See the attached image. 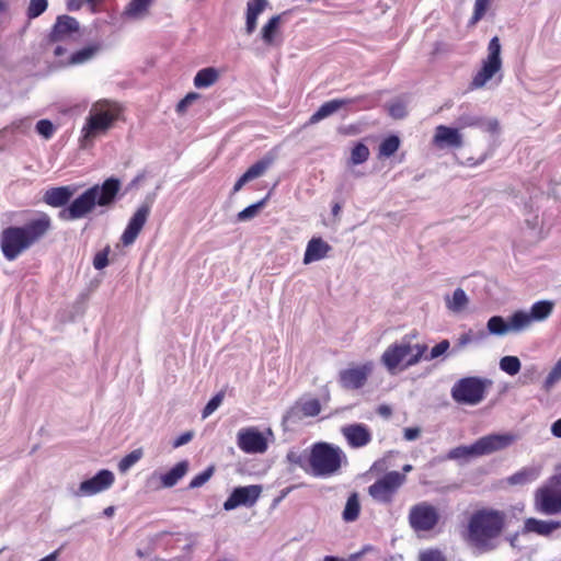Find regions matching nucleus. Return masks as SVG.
<instances>
[{
	"instance_id": "bb28decb",
	"label": "nucleus",
	"mask_w": 561,
	"mask_h": 561,
	"mask_svg": "<svg viewBox=\"0 0 561 561\" xmlns=\"http://www.w3.org/2000/svg\"><path fill=\"white\" fill-rule=\"evenodd\" d=\"M190 462L181 460L169 471L160 474L161 486L169 489L174 486L188 471Z\"/></svg>"
},
{
	"instance_id": "e433bc0d",
	"label": "nucleus",
	"mask_w": 561,
	"mask_h": 561,
	"mask_svg": "<svg viewBox=\"0 0 561 561\" xmlns=\"http://www.w3.org/2000/svg\"><path fill=\"white\" fill-rule=\"evenodd\" d=\"M448 459L450 460H458V459H468L472 457H480L478 453L477 443L470 445V446H458L449 450L447 455Z\"/></svg>"
},
{
	"instance_id": "680f3d73",
	"label": "nucleus",
	"mask_w": 561,
	"mask_h": 561,
	"mask_svg": "<svg viewBox=\"0 0 561 561\" xmlns=\"http://www.w3.org/2000/svg\"><path fill=\"white\" fill-rule=\"evenodd\" d=\"M389 114L397 119L403 118L407 115V108L403 103L394 102L389 106Z\"/></svg>"
},
{
	"instance_id": "dca6fc26",
	"label": "nucleus",
	"mask_w": 561,
	"mask_h": 561,
	"mask_svg": "<svg viewBox=\"0 0 561 561\" xmlns=\"http://www.w3.org/2000/svg\"><path fill=\"white\" fill-rule=\"evenodd\" d=\"M237 445L247 454H263L268 447L263 433L256 427L241 428L237 435Z\"/></svg>"
},
{
	"instance_id": "4468645a",
	"label": "nucleus",
	"mask_w": 561,
	"mask_h": 561,
	"mask_svg": "<svg viewBox=\"0 0 561 561\" xmlns=\"http://www.w3.org/2000/svg\"><path fill=\"white\" fill-rule=\"evenodd\" d=\"M79 33V21L71 15L61 14L56 18L46 39L47 43H59L73 38L75 36H78Z\"/></svg>"
},
{
	"instance_id": "8fccbe9b",
	"label": "nucleus",
	"mask_w": 561,
	"mask_h": 561,
	"mask_svg": "<svg viewBox=\"0 0 561 561\" xmlns=\"http://www.w3.org/2000/svg\"><path fill=\"white\" fill-rule=\"evenodd\" d=\"M485 336H486V333L484 331H480L474 336L471 334V331L463 333L458 337V340L454 346V351H460L463 347H466L469 343L473 342L474 340H482Z\"/></svg>"
},
{
	"instance_id": "72a5a7b5",
	"label": "nucleus",
	"mask_w": 561,
	"mask_h": 561,
	"mask_svg": "<svg viewBox=\"0 0 561 561\" xmlns=\"http://www.w3.org/2000/svg\"><path fill=\"white\" fill-rule=\"evenodd\" d=\"M271 195H272V191H270L259 202L253 203V204L249 205L248 207H245L244 209H242L241 211H239L237 215V220L238 221H248V220L254 218L260 213V210L267 204Z\"/></svg>"
},
{
	"instance_id": "423d86ee",
	"label": "nucleus",
	"mask_w": 561,
	"mask_h": 561,
	"mask_svg": "<svg viewBox=\"0 0 561 561\" xmlns=\"http://www.w3.org/2000/svg\"><path fill=\"white\" fill-rule=\"evenodd\" d=\"M489 386H491L489 379L465 377L453 386L451 397L457 403L476 405L484 399Z\"/></svg>"
},
{
	"instance_id": "de8ad7c7",
	"label": "nucleus",
	"mask_w": 561,
	"mask_h": 561,
	"mask_svg": "<svg viewBox=\"0 0 561 561\" xmlns=\"http://www.w3.org/2000/svg\"><path fill=\"white\" fill-rule=\"evenodd\" d=\"M215 466L210 465L205 470L196 474L188 483V489H197L203 486L214 474Z\"/></svg>"
},
{
	"instance_id": "c03bdc74",
	"label": "nucleus",
	"mask_w": 561,
	"mask_h": 561,
	"mask_svg": "<svg viewBox=\"0 0 561 561\" xmlns=\"http://www.w3.org/2000/svg\"><path fill=\"white\" fill-rule=\"evenodd\" d=\"M400 146V139L397 136H389L379 146V154L382 157H391Z\"/></svg>"
},
{
	"instance_id": "4d7b16f0",
	"label": "nucleus",
	"mask_w": 561,
	"mask_h": 561,
	"mask_svg": "<svg viewBox=\"0 0 561 561\" xmlns=\"http://www.w3.org/2000/svg\"><path fill=\"white\" fill-rule=\"evenodd\" d=\"M369 156L368 148L363 144H356L353 147V164H358L367 160Z\"/></svg>"
},
{
	"instance_id": "0e129e2a",
	"label": "nucleus",
	"mask_w": 561,
	"mask_h": 561,
	"mask_svg": "<svg viewBox=\"0 0 561 561\" xmlns=\"http://www.w3.org/2000/svg\"><path fill=\"white\" fill-rule=\"evenodd\" d=\"M145 179V174L144 173H139L138 175H136L126 186L125 188L123 190L122 188V193H124V196L133 191V190H136L138 188V185L139 183Z\"/></svg>"
},
{
	"instance_id": "49530a36",
	"label": "nucleus",
	"mask_w": 561,
	"mask_h": 561,
	"mask_svg": "<svg viewBox=\"0 0 561 561\" xmlns=\"http://www.w3.org/2000/svg\"><path fill=\"white\" fill-rule=\"evenodd\" d=\"M48 8L47 0H31L26 10L30 20L41 16Z\"/></svg>"
},
{
	"instance_id": "69168bd1",
	"label": "nucleus",
	"mask_w": 561,
	"mask_h": 561,
	"mask_svg": "<svg viewBox=\"0 0 561 561\" xmlns=\"http://www.w3.org/2000/svg\"><path fill=\"white\" fill-rule=\"evenodd\" d=\"M340 382L345 389H351V367L340 373Z\"/></svg>"
},
{
	"instance_id": "f3484780",
	"label": "nucleus",
	"mask_w": 561,
	"mask_h": 561,
	"mask_svg": "<svg viewBox=\"0 0 561 561\" xmlns=\"http://www.w3.org/2000/svg\"><path fill=\"white\" fill-rule=\"evenodd\" d=\"M150 209V204L144 203L129 218L127 226L121 237V241L124 245H130L135 242L145 224L147 222Z\"/></svg>"
},
{
	"instance_id": "6e6552de",
	"label": "nucleus",
	"mask_w": 561,
	"mask_h": 561,
	"mask_svg": "<svg viewBox=\"0 0 561 561\" xmlns=\"http://www.w3.org/2000/svg\"><path fill=\"white\" fill-rule=\"evenodd\" d=\"M94 193L88 187L77 197H72L69 205L58 213V218L64 221H75L87 217L98 206Z\"/></svg>"
},
{
	"instance_id": "e2e57ef3",
	"label": "nucleus",
	"mask_w": 561,
	"mask_h": 561,
	"mask_svg": "<svg viewBox=\"0 0 561 561\" xmlns=\"http://www.w3.org/2000/svg\"><path fill=\"white\" fill-rule=\"evenodd\" d=\"M194 433L191 431L184 432L179 435L172 443L173 448H179L183 445H186L193 439Z\"/></svg>"
},
{
	"instance_id": "2f4dec72",
	"label": "nucleus",
	"mask_w": 561,
	"mask_h": 561,
	"mask_svg": "<svg viewBox=\"0 0 561 561\" xmlns=\"http://www.w3.org/2000/svg\"><path fill=\"white\" fill-rule=\"evenodd\" d=\"M510 328L511 332L519 333L526 329H528L533 324V319L529 313L524 310H518L514 312L510 318Z\"/></svg>"
},
{
	"instance_id": "bf43d9fd",
	"label": "nucleus",
	"mask_w": 561,
	"mask_h": 561,
	"mask_svg": "<svg viewBox=\"0 0 561 561\" xmlns=\"http://www.w3.org/2000/svg\"><path fill=\"white\" fill-rule=\"evenodd\" d=\"M199 98V94L196 92H190L187 93L183 99L179 101L176 104V113L183 114L186 112L187 107L197 99Z\"/></svg>"
},
{
	"instance_id": "5fc2aeb1",
	"label": "nucleus",
	"mask_w": 561,
	"mask_h": 561,
	"mask_svg": "<svg viewBox=\"0 0 561 561\" xmlns=\"http://www.w3.org/2000/svg\"><path fill=\"white\" fill-rule=\"evenodd\" d=\"M561 379V358L556 363L549 375L545 380V389L549 390L553 385Z\"/></svg>"
},
{
	"instance_id": "ea45409f",
	"label": "nucleus",
	"mask_w": 561,
	"mask_h": 561,
	"mask_svg": "<svg viewBox=\"0 0 561 561\" xmlns=\"http://www.w3.org/2000/svg\"><path fill=\"white\" fill-rule=\"evenodd\" d=\"M373 363H367L362 366L353 367V388H360L364 386L368 375L373 370Z\"/></svg>"
},
{
	"instance_id": "0eeeda50",
	"label": "nucleus",
	"mask_w": 561,
	"mask_h": 561,
	"mask_svg": "<svg viewBox=\"0 0 561 561\" xmlns=\"http://www.w3.org/2000/svg\"><path fill=\"white\" fill-rule=\"evenodd\" d=\"M404 473L390 471L368 488L369 495L377 502L388 504L405 482Z\"/></svg>"
},
{
	"instance_id": "c756f323",
	"label": "nucleus",
	"mask_w": 561,
	"mask_h": 561,
	"mask_svg": "<svg viewBox=\"0 0 561 561\" xmlns=\"http://www.w3.org/2000/svg\"><path fill=\"white\" fill-rule=\"evenodd\" d=\"M282 15H273L262 27L261 38L265 45L272 46L275 43L276 34L279 30Z\"/></svg>"
},
{
	"instance_id": "20e7f679",
	"label": "nucleus",
	"mask_w": 561,
	"mask_h": 561,
	"mask_svg": "<svg viewBox=\"0 0 561 561\" xmlns=\"http://www.w3.org/2000/svg\"><path fill=\"white\" fill-rule=\"evenodd\" d=\"M427 351L425 344L412 345L410 340L403 339L387 347L381 356V362L389 371H393L400 364L413 366L417 364Z\"/></svg>"
},
{
	"instance_id": "09e8293b",
	"label": "nucleus",
	"mask_w": 561,
	"mask_h": 561,
	"mask_svg": "<svg viewBox=\"0 0 561 561\" xmlns=\"http://www.w3.org/2000/svg\"><path fill=\"white\" fill-rule=\"evenodd\" d=\"M490 0H476L474 10L471 19L469 20V26H474L484 15L489 8Z\"/></svg>"
},
{
	"instance_id": "338daca9",
	"label": "nucleus",
	"mask_w": 561,
	"mask_h": 561,
	"mask_svg": "<svg viewBox=\"0 0 561 561\" xmlns=\"http://www.w3.org/2000/svg\"><path fill=\"white\" fill-rule=\"evenodd\" d=\"M481 128L489 133H496L499 130V122L494 118H484V123L482 124Z\"/></svg>"
},
{
	"instance_id": "6ab92c4d",
	"label": "nucleus",
	"mask_w": 561,
	"mask_h": 561,
	"mask_svg": "<svg viewBox=\"0 0 561 561\" xmlns=\"http://www.w3.org/2000/svg\"><path fill=\"white\" fill-rule=\"evenodd\" d=\"M77 188L75 185L50 187L45 191L43 202L54 208H65L69 205Z\"/></svg>"
},
{
	"instance_id": "3c124183",
	"label": "nucleus",
	"mask_w": 561,
	"mask_h": 561,
	"mask_svg": "<svg viewBox=\"0 0 561 561\" xmlns=\"http://www.w3.org/2000/svg\"><path fill=\"white\" fill-rule=\"evenodd\" d=\"M225 393L222 391L216 393L210 400L206 403L202 411V417L206 419L210 414H213L221 404L224 400Z\"/></svg>"
},
{
	"instance_id": "f704fd0d",
	"label": "nucleus",
	"mask_w": 561,
	"mask_h": 561,
	"mask_svg": "<svg viewBox=\"0 0 561 561\" xmlns=\"http://www.w3.org/2000/svg\"><path fill=\"white\" fill-rule=\"evenodd\" d=\"M539 476V470L536 468H524L520 471L511 476L507 481L512 485H524L533 482Z\"/></svg>"
},
{
	"instance_id": "c85d7f7f",
	"label": "nucleus",
	"mask_w": 561,
	"mask_h": 561,
	"mask_svg": "<svg viewBox=\"0 0 561 561\" xmlns=\"http://www.w3.org/2000/svg\"><path fill=\"white\" fill-rule=\"evenodd\" d=\"M219 78V72L214 67H206L197 71L194 77V85L197 89H206L213 85Z\"/></svg>"
},
{
	"instance_id": "1a4fd4ad",
	"label": "nucleus",
	"mask_w": 561,
	"mask_h": 561,
	"mask_svg": "<svg viewBox=\"0 0 561 561\" xmlns=\"http://www.w3.org/2000/svg\"><path fill=\"white\" fill-rule=\"evenodd\" d=\"M89 188L92 194L94 193L96 206L100 208L110 209L124 197L122 181L116 176H110L101 184H94Z\"/></svg>"
},
{
	"instance_id": "5701e85b",
	"label": "nucleus",
	"mask_w": 561,
	"mask_h": 561,
	"mask_svg": "<svg viewBox=\"0 0 561 561\" xmlns=\"http://www.w3.org/2000/svg\"><path fill=\"white\" fill-rule=\"evenodd\" d=\"M561 527V522L558 520H541L537 518H527L524 524L526 533H535L540 536H549L554 530Z\"/></svg>"
},
{
	"instance_id": "c9c22d12",
	"label": "nucleus",
	"mask_w": 561,
	"mask_h": 561,
	"mask_svg": "<svg viewBox=\"0 0 561 561\" xmlns=\"http://www.w3.org/2000/svg\"><path fill=\"white\" fill-rule=\"evenodd\" d=\"M488 332L492 335H506L511 333L510 321H505L501 316H493L486 323Z\"/></svg>"
},
{
	"instance_id": "a19ab883",
	"label": "nucleus",
	"mask_w": 561,
	"mask_h": 561,
	"mask_svg": "<svg viewBox=\"0 0 561 561\" xmlns=\"http://www.w3.org/2000/svg\"><path fill=\"white\" fill-rule=\"evenodd\" d=\"M142 455L144 454L140 448L130 451L119 460L118 470L122 473L127 472L136 462L141 459Z\"/></svg>"
},
{
	"instance_id": "9b49d317",
	"label": "nucleus",
	"mask_w": 561,
	"mask_h": 561,
	"mask_svg": "<svg viewBox=\"0 0 561 561\" xmlns=\"http://www.w3.org/2000/svg\"><path fill=\"white\" fill-rule=\"evenodd\" d=\"M535 510L545 515H556L561 513V488L553 485H542L535 492Z\"/></svg>"
},
{
	"instance_id": "58836bf2",
	"label": "nucleus",
	"mask_w": 561,
	"mask_h": 561,
	"mask_svg": "<svg viewBox=\"0 0 561 561\" xmlns=\"http://www.w3.org/2000/svg\"><path fill=\"white\" fill-rule=\"evenodd\" d=\"M483 123V117L474 115L470 112L461 113L456 119V124L459 129L467 127H482Z\"/></svg>"
},
{
	"instance_id": "f257e3e1",
	"label": "nucleus",
	"mask_w": 561,
	"mask_h": 561,
	"mask_svg": "<svg viewBox=\"0 0 561 561\" xmlns=\"http://www.w3.org/2000/svg\"><path fill=\"white\" fill-rule=\"evenodd\" d=\"M51 229V219L45 214L21 226L11 225L0 231V250L3 257L15 261L22 253L39 242Z\"/></svg>"
},
{
	"instance_id": "4c0bfd02",
	"label": "nucleus",
	"mask_w": 561,
	"mask_h": 561,
	"mask_svg": "<svg viewBox=\"0 0 561 561\" xmlns=\"http://www.w3.org/2000/svg\"><path fill=\"white\" fill-rule=\"evenodd\" d=\"M371 440L368 428L362 424H353V448L366 446Z\"/></svg>"
},
{
	"instance_id": "13d9d810",
	"label": "nucleus",
	"mask_w": 561,
	"mask_h": 561,
	"mask_svg": "<svg viewBox=\"0 0 561 561\" xmlns=\"http://www.w3.org/2000/svg\"><path fill=\"white\" fill-rule=\"evenodd\" d=\"M286 458H287L288 462L299 466L300 468L307 470L308 455L291 450L287 454Z\"/></svg>"
},
{
	"instance_id": "473e14b6",
	"label": "nucleus",
	"mask_w": 561,
	"mask_h": 561,
	"mask_svg": "<svg viewBox=\"0 0 561 561\" xmlns=\"http://www.w3.org/2000/svg\"><path fill=\"white\" fill-rule=\"evenodd\" d=\"M554 304L550 300H541L535 302L528 311L533 321H543L552 312Z\"/></svg>"
},
{
	"instance_id": "ddd939ff",
	"label": "nucleus",
	"mask_w": 561,
	"mask_h": 561,
	"mask_svg": "<svg viewBox=\"0 0 561 561\" xmlns=\"http://www.w3.org/2000/svg\"><path fill=\"white\" fill-rule=\"evenodd\" d=\"M261 492L262 486L259 484L237 486L224 502V510L232 511L239 506L251 507L257 502Z\"/></svg>"
},
{
	"instance_id": "052dcab7",
	"label": "nucleus",
	"mask_w": 561,
	"mask_h": 561,
	"mask_svg": "<svg viewBox=\"0 0 561 561\" xmlns=\"http://www.w3.org/2000/svg\"><path fill=\"white\" fill-rule=\"evenodd\" d=\"M420 561H446L443 553L438 550H425L420 553Z\"/></svg>"
},
{
	"instance_id": "a211bd4d",
	"label": "nucleus",
	"mask_w": 561,
	"mask_h": 561,
	"mask_svg": "<svg viewBox=\"0 0 561 561\" xmlns=\"http://www.w3.org/2000/svg\"><path fill=\"white\" fill-rule=\"evenodd\" d=\"M516 440V436L511 433L491 434L479 438L477 443L480 456L490 455L492 453L503 450Z\"/></svg>"
},
{
	"instance_id": "4be33fe9",
	"label": "nucleus",
	"mask_w": 561,
	"mask_h": 561,
	"mask_svg": "<svg viewBox=\"0 0 561 561\" xmlns=\"http://www.w3.org/2000/svg\"><path fill=\"white\" fill-rule=\"evenodd\" d=\"M330 250V244L325 242L321 237H313L307 243L302 261L305 264L320 261L327 256Z\"/></svg>"
},
{
	"instance_id": "f03ea898",
	"label": "nucleus",
	"mask_w": 561,
	"mask_h": 561,
	"mask_svg": "<svg viewBox=\"0 0 561 561\" xmlns=\"http://www.w3.org/2000/svg\"><path fill=\"white\" fill-rule=\"evenodd\" d=\"M503 528V514L496 511L481 510L474 513L469 522V538L476 547L491 550V541L496 538Z\"/></svg>"
},
{
	"instance_id": "393cba45",
	"label": "nucleus",
	"mask_w": 561,
	"mask_h": 561,
	"mask_svg": "<svg viewBox=\"0 0 561 561\" xmlns=\"http://www.w3.org/2000/svg\"><path fill=\"white\" fill-rule=\"evenodd\" d=\"M348 104V100L346 99H334L328 102H324L309 118V124H317L320 121L331 116L332 114L339 112L341 108Z\"/></svg>"
},
{
	"instance_id": "a878e982",
	"label": "nucleus",
	"mask_w": 561,
	"mask_h": 561,
	"mask_svg": "<svg viewBox=\"0 0 561 561\" xmlns=\"http://www.w3.org/2000/svg\"><path fill=\"white\" fill-rule=\"evenodd\" d=\"M268 2L267 0H249L247 3V13H245V32L247 34H252L257 24L259 15L265 10Z\"/></svg>"
},
{
	"instance_id": "aec40b11",
	"label": "nucleus",
	"mask_w": 561,
	"mask_h": 561,
	"mask_svg": "<svg viewBox=\"0 0 561 561\" xmlns=\"http://www.w3.org/2000/svg\"><path fill=\"white\" fill-rule=\"evenodd\" d=\"M274 159L271 156H264L262 159L253 163L234 183L232 192H239L243 185L262 176L266 170L272 165Z\"/></svg>"
},
{
	"instance_id": "603ef678",
	"label": "nucleus",
	"mask_w": 561,
	"mask_h": 561,
	"mask_svg": "<svg viewBox=\"0 0 561 561\" xmlns=\"http://www.w3.org/2000/svg\"><path fill=\"white\" fill-rule=\"evenodd\" d=\"M35 130L45 139H50L55 133V126L49 119H39L35 125Z\"/></svg>"
},
{
	"instance_id": "2eb2a0df",
	"label": "nucleus",
	"mask_w": 561,
	"mask_h": 561,
	"mask_svg": "<svg viewBox=\"0 0 561 561\" xmlns=\"http://www.w3.org/2000/svg\"><path fill=\"white\" fill-rule=\"evenodd\" d=\"M321 412V404L317 398H300L284 414L283 421L297 424L305 417L317 416Z\"/></svg>"
},
{
	"instance_id": "39448f33",
	"label": "nucleus",
	"mask_w": 561,
	"mask_h": 561,
	"mask_svg": "<svg viewBox=\"0 0 561 561\" xmlns=\"http://www.w3.org/2000/svg\"><path fill=\"white\" fill-rule=\"evenodd\" d=\"M118 113L112 107H105L103 104L93 106L85 118V123L81 130L82 147L92 144L93 139L105 134L112 128L117 119Z\"/></svg>"
},
{
	"instance_id": "b1692460",
	"label": "nucleus",
	"mask_w": 561,
	"mask_h": 561,
	"mask_svg": "<svg viewBox=\"0 0 561 561\" xmlns=\"http://www.w3.org/2000/svg\"><path fill=\"white\" fill-rule=\"evenodd\" d=\"M102 45L100 43L89 44L76 51H73L64 66H78L83 65L92 60L96 54L101 50Z\"/></svg>"
},
{
	"instance_id": "412c9836",
	"label": "nucleus",
	"mask_w": 561,
	"mask_h": 561,
	"mask_svg": "<svg viewBox=\"0 0 561 561\" xmlns=\"http://www.w3.org/2000/svg\"><path fill=\"white\" fill-rule=\"evenodd\" d=\"M434 144L439 148H460L463 145L462 135L459 128H451L444 125L436 127Z\"/></svg>"
},
{
	"instance_id": "774afa93",
	"label": "nucleus",
	"mask_w": 561,
	"mask_h": 561,
	"mask_svg": "<svg viewBox=\"0 0 561 561\" xmlns=\"http://www.w3.org/2000/svg\"><path fill=\"white\" fill-rule=\"evenodd\" d=\"M421 435V430L419 427H407L404 430V438L407 440H414L419 438Z\"/></svg>"
},
{
	"instance_id": "7ed1b4c3",
	"label": "nucleus",
	"mask_w": 561,
	"mask_h": 561,
	"mask_svg": "<svg viewBox=\"0 0 561 561\" xmlns=\"http://www.w3.org/2000/svg\"><path fill=\"white\" fill-rule=\"evenodd\" d=\"M343 451L325 442L314 443L308 454V467L313 477H330L339 471Z\"/></svg>"
},
{
	"instance_id": "9d476101",
	"label": "nucleus",
	"mask_w": 561,
	"mask_h": 561,
	"mask_svg": "<svg viewBox=\"0 0 561 561\" xmlns=\"http://www.w3.org/2000/svg\"><path fill=\"white\" fill-rule=\"evenodd\" d=\"M438 520L437 508L428 502L417 503L410 508L409 523L415 531H430L434 529Z\"/></svg>"
},
{
	"instance_id": "79ce46f5",
	"label": "nucleus",
	"mask_w": 561,
	"mask_h": 561,
	"mask_svg": "<svg viewBox=\"0 0 561 561\" xmlns=\"http://www.w3.org/2000/svg\"><path fill=\"white\" fill-rule=\"evenodd\" d=\"M485 61L502 66L501 43L497 36L491 38L488 45V57Z\"/></svg>"
},
{
	"instance_id": "7c9ffc66",
	"label": "nucleus",
	"mask_w": 561,
	"mask_h": 561,
	"mask_svg": "<svg viewBox=\"0 0 561 561\" xmlns=\"http://www.w3.org/2000/svg\"><path fill=\"white\" fill-rule=\"evenodd\" d=\"M445 300L446 307L454 313L463 311L469 304V298L461 288H457L451 297L446 296Z\"/></svg>"
},
{
	"instance_id": "cd10ccee",
	"label": "nucleus",
	"mask_w": 561,
	"mask_h": 561,
	"mask_svg": "<svg viewBox=\"0 0 561 561\" xmlns=\"http://www.w3.org/2000/svg\"><path fill=\"white\" fill-rule=\"evenodd\" d=\"M501 68L502 66L483 60L482 68L472 79L471 87L476 89L484 87Z\"/></svg>"
},
{
	"instance_id": "a18cd8bd",
	"label": "nucleus",
	"mask_w": 561,
	"mask_h": 561,
	"mask_svg": "<svg viewBox=\"0 0 561 561\" xmlns=\"http://www.w3.org/2000/svg\"><path fill=\"white\" fill-rule=\"evenodd\" d=\"M500 368L506 374L514 376L520 370V360L516 356H504L500 360Z\"/></svg>"
},
{
	"instance_id": "37998d69",
	"label": "nucleus",
	"mask_w": 561,
	"mask_h": 561,
	"mask_svg": "<svg viewBox=\"0 0 561 561\" xmlns=\"http://www.w3.org/2000/svg\"><path fill=\"white\" fill-rule=\"evenodd\" d=\"M151 2L152 0H131L125 10V14L137 18L148 10Z\"/></svg>"
},
{
	"instance_id": "6e6d98bb",
	"label": "nucleus",
	"mask_w": 561,
	"mask_h": 561,
	"mask_svg": "<svg viewBox=\"0 0 561 561\" xmlns=\"http://www.w3.org/2000/svg\"><path fill=\"white\" fill-rule=\"evenodd\" d=\"M449 346H450L449 341L443 340L431 350V353L428 355L424 354L423 357L425 360L435 359V358L442 356L443 354H445L449 350Z\"/></svg>"
},
{
	"instance_id": "f8f14e48",
	"label": "nucleus",
	"mask_w": 561,
	"mask_h": 561,
	"mask_svg": "<svg viewBox=\"0 0 561 561\" xmlns=\"http://www.w3.org/2000/svg\"><path fill=\"white\" fill-rule=\"evenodd\" d=\"M115 481L114 473L108 469H101L92 478L82 481L71 494L76 497L91 496L110 489Z\"/></svg>"
},
{
	"instance_id": "864d4df0",
	"label": "nucleus",
	"mask_w": 561,
	"mask_h": 561,
	"mask_svg": "<svg viewBox=\"0 0 561 561\" xmlns=\"http://www.w3.org/2000/svg\"><path fill=\"white\" fill-rule=\"evenodd\" d=\"M110 247H105L99 251L93 257V267L98 271L105 268L108 265Z\"/></svg>"
}]
</instances>
